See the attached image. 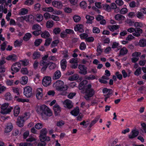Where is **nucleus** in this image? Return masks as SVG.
I'll list each match as a JSON object with an SVG mask.
<instances>
[{"mask_svg": "<svg viewBox=\"0 0 146 146\" xmlns=\"http://www.w3.org/2000/svg\"><path fill=\"white\" fill-rule=\"evenodd\" d=\"M53 87L57 90L60 91H63L61 93V94L65 95L67 94L66 90L68 88L66 85H64V82L62 81L58 80L53 84Z\"/></svg>", "mask_w": 146, "mask_h": 146, "instance_id": "f257e3e1", "label": "nucleus"}, {"mask_svg": "<svg viewBox=\"0 0 146 146\" xmlns=\"http://www.w3.org/2000/svg\"><path fill=\"white\" fill-rule=\"evenodd\" d=\"M85 94L84 98L86 100H89L94 94L95 91L90 84H88L85 86Z\"/></svg>", "mask_w": 146, "mask_h": 146, "instance_id": "f03ea898", "label": "nucleus"}, {"mask_svg": "<svg viewBox=\"0 0 146 146\" xmlns=\"http://www.w3.org/2000/svg\"><path fill=\"white\" fill-rule=\"evenodd\" d=\"M40 111H38L39 113H40L42 115H44L46 116H50L52 115L51 110L46 106L43 105L40 106Z\"/></svg>", "mask_w": 146, "mask_h": 146, "instance_id": "7ed1b4c3", "label": "nucleus"}, {"mask_svg": "<svg viewBox=\"0 0 146 146\" xmlns=\"http://www.w3.org/2000/svg\"><path fill=\"white\" fill-rule=\"evenodd\" d=\"M1 108V113L3 114H7L11 112L13 108L9 107L8 103H5L2 105Z\"/></svg>", "mask_w": 146, "mask_h": 146, "instance_id": "20e7f679", "label": "nucleus"}, {"mask_svg": "<svg viewBox=\"0 0 146 146\" xmlns=\"http://www.w3.org/2000/svg\"><path fill=\"white\" fill-rule=\"evenodd\" d=\"M24 94L27 98L31 97L32 95V88L29 86L25 87L24 89Z\"/></svg>", "mask_w": 146, "mask_h": 146, "instance_id": "39448f33", "label": "nucleus"}, {"mask_svg": "<svg viewBox=\"0 0 146 146\" xmlns=\"http://www.w3.org/2000/svg\"><path fill=\"white\" fill-rule=\"evenodd\" d=\"M21 65L19 62H16L13 64L11 66V70L12 72H17L19 71L21 68Z\"/></svg>", "mask_w": 146, "mask_h": 146, "instance_id": "423d86ee", "label": "nucleus"}, {"mask_svg": "<svg viewBox=\"0 0 146 146\" xmlns=\"http://www.w3.org/2000/svg\"><path fill=\"white\" fill-rule=\"evenodd\" d=\"M51 82V78L49 76H45L42 80V84L44 86H47L50 85Z\"/></svg>", "mask_w": 146, "mask_h": 146, "instance_id": "0eeeda50", "label": "nucleus"}, {"mask_svg": "<svg viewBox=\"0 0 146 146\" xmlns=\"http://www.w3.org/2000/svg\"><path fill=\"white\" fill-rule=\"evenodd\" d=\"M25 117L23 116H19L18 117L17 124L19 127H22L24 125V123L25 122Z\"/></svg>", "mask_w": 146, "mask_h": 146, "instance_id": "6e6552de", "label": "nucleus"}, {"mask_svg": "<svg viewBox=\"0 0 146 146\" xmlns=\"http://www.w3.org/2000/svg\"><path fill=\"white\" fill-rule=\"evenodd\" d=\"M78 68L80 70V71L79 72V73L80 74L84 75L87 74V68L84 65L82 64L79 65Z\"/></svg>", "mask_w": 146, "mask_h": 146, "instance_id": "1a4fd4ad", "label": "nucleus"}, {"mask_svg": "<svg viewBox=\"0 0 146 146\" xmlns=\"http://www.w3.org/2000/svg\"><path fill=\"white\" fill-rule=\"evenodd\" d=\"M139 133V132L138 130L135 129L132 130L128 135L129 138L131 139H133L137 137Z\"/></svg>", "mask_w": 146, "mask_h": 146, "instance_id": "9d476101", "label": "nucleus"}, {"mask_svg": "<svg viewBox=\"0 0 146 146\" xmlns=\"http://www.w3.org/2000/svg\"><path fill=\"white\" fill-rule=\"evenodd\" d=\"M63 104L65 107L69 109H70L73 107V104L71 101L68 99L65 100L63 102Z\"/></svg>", "mask_w": 146, "mask_h": 146, "instance_id": "9b49d317", "label": "nucleus"}, {"mask_svg": "<svg viewBox=\"0 0 146 146\" xmlns=\"http://www.w3.org/2000/svg\"><path fill=\"white\" fill-rule=\"evenodd\" d=\"M42 89L41 88H38L36 91V96L38 99H41L43 96Z\"/></svg>", "mask_w": 146, "mask_h": 146, "instance_id": "f8f14e48", "label": "nucleus"}, {"mask_svg": "<svg viewBox=\"0 0 146 146\" xmlns=\"http://www.w3.org/2000/svg\"><path fill=\"white\" fill-rule=\"evenodd\" d=\"M52 4L53 6L58 9L61 8L62 6V3L60 1H52Z\"/></svg>", "mask_w": 146, "mask_h": 146, "instance_id": "ddd939ff", "label": "nucleus"}, {"mask_svg": "<svg viewBox=\"0 0 146 146\" xmlns=\"http://www.w3.org/2000/svg\"><path fill=\"white\" fill-rule=\"evenodd\" d=\"M102 92L104 94V96H111L113 93V91L111 89H108L106 88H104Z\"/></svg>", "mask_w": 146, "mask_h": 146, "instance_id": "4468645a", "label": "nucleus"}, {"mask_svg": "<svg viewBox=\"0 0 146 146\" xmlns=\"http://www.w3.org/2000/svg\"><path fill=\"white\" fill-rule=\"evenodd\" d=\"M83 26L81 24H78L76 25L74 28V29L75 31H79L80 33H83L84 31L83 29Z\"/></svg>", "mask_w": 146, "mask_h": 146, "instance_id": "2eb2a0df", "label": "nucleus"}, {"mask_svg": "<svg viewBox=\"0 0 146 146\" xmlns=\"http://www.w3.org/2000/svg\"><path fill=\"white\" fill-rule=\"evenodd\" d=\"M143 33V30L141 28H135V32L133 33V36L136 37H139Z\"/></svg>", "mask_w": 146, "mask_h": 146, "instance_id": "dca6fc26", "label": "nucleus"}, {"mask_svg": "<svg viewBox=\"0 0 146 146\" xmlns=\"http://www.w3.org/2000/svg\"><path fill=\"white\" fill-rule=\"evenodd\" d=\"M61 76L60 72L58 70L56 71L53 75L52 78L53 80H56L59 78Z\"/></svg>", "mask_w": 146, "mask_h": 146, "instance_id": "f3484780", "label": "nucleus"}, {"mask_svg": "<svg viewBox=\"0 0 146 146\" xmlns=\"http://www.w3.org/2000/svg\"><path fill=\"white\" fill-rule=\"evenodd\" d=\"M60 64L62 69L64 70L66 68L67 66V62L65 59H62L60 61Z\"/></svg>", "mask_w": 146, "mask_h": 146, "instance_id": "a211bd4d", "label": "nucleus"}, {"mask_svg": "<svg viewBox=\"0 0 146 146\" xmlns=\"http://www.w3.org/2000/svg\"><path fill=\"white\" fill-rule=\"evenodd\" d=\"M53 109L54 110L55 115H57L61 111L60 108L57 104H56L53 107Z\"/></svg>", "mask_w": 146, "mask_h": 146, "instance_id": "6ab92c4d", "label": "nucleus"}, {"mask_svg": "<svg viewBox=\"0 0 146 146\" xmlns=\"http://www.w3.org/2000/svg\"><path fill=\"white\" fill-rule=\"evenodd\" d=\"M47 133V129L45 128H43L42 129L40 132V135L39 136L40 139H41L42 137H45Z\"/></svg>", "mask_w": 146, "mask_h": 146, "instance_id": "aec40b11", "label": "nucleus"}, {"mask_svg": "<svg viewBox=\"0 0 146 146\" xmlns=\"http://www.w3.org/2000/svg\"><path fill=\"white\" fill-rule=\"evenodd\" d=\"M17 57L15 54H13L9 55L6 58V59L8 60H12L13 61H16L17 59Z\"/></svg>", "mask_w": 146, "mask_h": 146, "instance_id": "412c9836", "label": "nucleus"}, {"mask_svg": "<svg viewBox=\"0 0 146 146\" xmlns=\"http://www.w3.org/2000/svg\"><path fill=\"white\" fill-rule=\"evenodd\" d=\"M79 112V109L78 107H77L71 111L70 112V113L72 115L76 116L78 115Z\"/></svg>", "mask_w": 146, "mask_h": 146, "instance_id": "4be33fe9", "label": "nucleus"}, {"mask_svg": "<svg viewBox=\"0 0 146 146\" xmlns=\"http://www.w3.org/2000/svg\"><path fill=\"white\" fill-rule=\"evenodd\" d=\"M110 30L112 32H113L115 30H116L119 28V26L117 25H109L108 27Z\"/></svg>", "mask_w": 146, "mask_h": 146, "instance_id": "5701e85b", "label": "nucleus"}, {"mask_svg": "<svg viewBox=\"0 0 146 146\" xmlns=\"http://www.w3.org/2000/svg\"><path fill=\"white\" fill-rule=\"evenodd\" d=\"M88 82L86 80H83L80 84L78 87L80 90H82L83 89L85 85L87 84Z\"/></svg>", "mask_w": 146, "mask_h": 146, "instance_id": "b1692460", "label": "nucleus"}, {"mask_svg": "<svg viewBox=\"0 0 146 146\" xmlns=\"http://www.w3.org/2000/svg\"><path fill=\"white\" fill-rule=\"evenodd\" d=\"M134 26L136 28H142L145 26V25L140 22H136L134 23Z\"/></svg>", "mask_w": 146, "mask_h": 146, "instance_id": "393cba45", "label": "nucleus"}, {"mask_svg": "<svg viewBox=\"0 0 146 146\" xmlns=\"http://www.w3.org/2000/svg\"><path fill=\"white\" fill-rule=\"evenodd\" d=\"M33 59H36L40 58L41 56L40 53L38 51H35L34 52L33 54Z\"/></svg>", "mask_w": 146, "mask_h": 146, "instance_id": "a878e982", "label": "nucleus"}, {"mask_svg": "<svg viewBox=\"0 0 146 146\" xmlns=\"http://www.w3.org/2000/svg\"><path fill=\"white\" fill-rule=\"evenodd\" d=\"M125 18L124 16L119 14H117L115 16V19L118 21L123 20Z\"/></svg>", "mask_w": 146, "mask_h": 146, "instance_id": "bb28decb", "label": "nucleus"}, {"mask_svg": "<svg viewBox=\"0 0 146 146\" xmlns=\"http://www.w3.org/2000/svg\"><path fill=\"white\" fill-rule=\"evenodd\" d=\"M20 111V108L18 106H15L14 110V115L15 116H17Z\"/></svg>", "mask_w": 146, "mask_h": 146, "instance_id": "cd10ccee", "label": "nucleus"}, {"mask_svg": "<svg viewBox=\"0 0 146 146\" xmlns=\"http://www.w3.org/2000/svg\"><path fill=\"white\" fill-rule=\"evenodd\" d=\"M43 19V15L41 14H37L36 15L35 20L38 22L41 21Z\"/></svg>", "mask_w": 146, "mask_h": 146, "instance_id": "c85d7f7f", "label": "nucleus"}, {"mask_svg": "<svg viewBox=\"0 0 146 146\" xmlns=\"http://www.w3.org/2000/svg\"><path fill=\"white\" fill-rule=\"evenodd\" d=\"M13 126L11 124H7L5 128V133H8L10 132L13 129Z\"/></svg>", "mask_w": 146, "mask_h": 146, "instance_id": "c756f323", "label": "nucleus"}, {"mask_svg": "<svg viewBox=\"0 0 146 146\" xmlns=\"http://www.w3.org/2000/svg\"><path fill=\"white\" fill-rule=\"evenodd\" d=\"M28 81V77L25 76L22 77L20 81V83L22 85H25L26 84Z\"/></svg>", "mask_w": 146, "mask_h": 146, "instance_id": "7c9ffc66", "label": "nucleus"}, {"mask_svg": "<svg viewBox=\"0 0 146 146\" xmlns=\"http://www.w3.org/2000/svg\"><path fill=\"white\" fill-rule=\"evenodd\" d=\"M86 19H87L86 22L88 23L92 24V21L94 19L93 16H90L89 15H87L86 17Z\"/></svg>", "mask_w": 146, "mask_h": 146, "instance_id": "2f4dec72", "label": "nucleus"}, {"mask_svg": "<svg viewBox=\"0 0 146 146\" xmlns=\"http://www.w3.org/2000/svg\"><path fill=\"white\" fill-rule=\"evenodd\" d=\"M100 118V116H97L94 118V119L91 122L89 127V128H91L93 125L96 123L99 119Z\"/></svg>", "mask_w": 146, "mask_h": 146, "instance_id": "473e14b6", "label": "nucleus"}, {"mask_svg": "<svg viewBox=\"0 0 146 146\" xmlns=\"http://www.w3.org/2000/svg\"><path fill=\"white\" fill-rule=\"evenodd\" d=\"M128 52V50L125 47H123L120 50L119 54L120 55H124L126 54Z\"/></svg>", "mask_w": 146, "mask_h": 146, "instance_id": "72a5a7b5", "label": "nucleus"}, {"mask_svg": "<svg viewBox=\"0 0 146 146\" xmlns=\"http://www.w3.org/2000/svg\"><path fill=\"white\" fill-rule=\"evenodd\" d=\"M48 65H49L48 68L50 70H52L55 69L56 66L55 64L52 62L48 63Z\"/></svg>", "mask_w": 146, "mask_h": 146, "instance_id": "f704fd0d", "label": "nucleus"}, {"mask_svg": "<svg viewBox=\"0 0 146 146\" xmlns=\"http://www.w3.org/2000/svg\"><path fill=\"white\" fill-rule=\"evenodd\" d=\"M32 35L30 33H26L23 37V40H24L27 41L29 40L31 37Z\"/></svg>", "mask_w": 146, "mask_h": 146, "instance_id": "c9c22d12", "label": "nucleus"}, {"mask_svg": "<svg viewBox=\"0 0 146 146\" xmlns=\"http://www.w3.org/2000/svg\"><path fill=\"white\" fill-rule=\"evenodd\" d=\"M139 45L141 47H144L146 46V39H143L140 40Z\"/></svg>", "mask_w": 146, "mask_h": 146, "instance_id": "e433bc0d", "label": "nucleus"}, {"mask_svg": "<svg viewBox=\"0 0 146 146\" xmlns=\"http://www.w3.org/2000/svg\"><path fill=\"white\" fill-rule=\"evenodd\" d=\"M53 22L52 21H48L46 23V26L47 28H50L53 27Z\"/></svg>", "mask_w": 146, "mask_h": 146, "instance_id": "4c0bfd02", "label": "nucleus"}, {"mask_svg": "<svg viewBox=\"0 0 146 146\" xmlns=\"http://www.w3.org/2000/svg\"><path fill=\"white\" fill-rule=\"evenodd\" d=\"M42 10L44 11H47L49 12H53L54 9L52 7H45L42 8Z\"/></svg>", "mask_w": 146, "mask_h": 146, "instance_id": "58836bf2", "label": "nucleus"}, {"mask_svg": "<svg viewBox=\"0 0 146 146\" xmlns=\"http://www.w3.org/2000/svg\"><path fill=\"white\" fill-rule=\"evenodd\" d=\"M50 35L48 32L45 31L41 34V36L42 37L46 38L48 37Z\"/></svg>", "mask_w": 146, "mask_h": 146, "instance_id": "ea45409f", "label": "nucleus"}, {"mask_svg": "<svg viewBox=\"0 0 146 146\" xmlns=\"http://www.w3.org/2000/svg\"><path fill=\"white\" fill-rule=\"evenodd\" d=\"M5 99L7 100H10L12 99V96L11 94L9 92L5 93Z\"/></svg>", "mask_w": 146, "mask_h": 146, "instance_id": "a19ab883", "label": "nucleus"}, {"mask_svg": "<svg viewBox=\"0 0 146 146\" xmlns=\"http://www.w3.org/2000/svg\"><path fill=\"white\" fill-rule=\"evenodd\" d=\"M41 27L38 24H35L33 25L32 27V30H36V31L41 30Z\"/></svg>", "mask_w": 146, "mask_h": 146, "instance_id": "79ce46f5", "label": "nucleus"}, {"mask_svg": "<svg viewBox=\"0 0 146 146\" xmlns=\"http://www.w3.org/2000/svg\"><path fill=\"white\" fill-rule=\"evenodd\" d=\"M20 62L21 63V64L23 66H27L29 63V60L27 59H25L23 60H20Z\"/></svg>", "mask_w": 146, "mask_h": 146, "instance_id": "37998d69", "label": "nucleus"}, {"mask_svg": "<svg viewBox=\"0 0 146 146\" xmlns=\"http://www.w3.org/2000/svg\"><path fill=\"white\" fill-rule=\"evenodd\" d=\"M34 20L33 16L32 15H30L27 16V22L30 23H32Z\"/></svg>", "mask_w": 146, "mask_h": 146, "instance_id": "c03bdc74", "label": "nucleus"}, {"mask_svg": "<svg viewBox=\"0 0 146 146\" xmlns=\"http://www.w3.org/2000/svg\"><path fill=\"white\" fill-rule=\"evenodd\" d=\"M28 13V10L25 8L21 9L19 13L20 15H24L27 14Z\"/></svg>", "mask_w": 146, "mask_h": 146, "instance_id": "a18cd8bd", "label": "nucleus"}, {"mask_svg": "<svg viewBox=\"0 0 146 146\" xmlns=\"http://www.w3.org/2000/svg\"><path fill=\"white\" fill-rule=\"evenodd\" d=\"M80 6L82 8L84 9L86 7L87 4L85 1H83L80 2Z\"/></svg>", "mask_w": 146, "mask_h": 146, "instance_id": "49530a36", "label": "nucleus"}, {"mask_svg": "<svg viewBox=\"0 0 146 146\" xmlns=\"http://www.w3.org/2000/svg\"><path fill=\"white\" fill-rule=\"evenodd\" d=\"M73 19L75 22L77 23L80 21L81 17L78 15H75L73 16Z\"/></svg>", "mask_w": 146, "mask_h": 146, "instance_id": "de8ad7c7", "label": "nucleus"}, {"mask_svg": "<svg viewBox=\"0 0 146 146\" xmlns=\"http://www.w3.org/2000/svg\"><path fill=\"white\" fill-rule=\"evenodd\" d=\"M141 73V68L140 67H139L137 69L135 72L134 74L135 75L138 76Z\"/></svg>", "mask_w": 146, "mask_h": 146, "instance_id": "09e8293b", "label": "nucleus"}, {"mask_svg": "<svg viewBox=\"0 0 146 146\" xmlns=\"http://www.w3.org/2000/svg\"><path fill=\"white\" fill-rule=\"evenodd\" d=\"M85 79L88 80H93L95 79L96 77L94 75H90L89 76H85Z\"/></svg>", "mask_w": 146, "mask_h": 146, "instance_id": "8fccbe9b", "label": "nucleus"}, {"mask_svg": "<svg viewBox=\"0 0 146 146\" xmlns=\"http://www.w3.org/2000/svg\"><path fill=\"white\" fill-rule=\"evenodd\" d=\"M79 78V76L77 74H74L72 76L69 80L71 81H73L74 80H77Z\"/></svg>", "mask_w": 146, "mask_h": 146, "instance_id": "3c124183", "label": "nucleus"}, {"mask_svg": "<svg viewBox=\"0 0 146 146\" xmlns=\"http://www.w3.org/2000/svg\"><path fill=\"white\" fill-rule=\"evenodd\" d=\"M96 51L98 52V53L97 54V56L100 55L103 51L102 49L101 48V46L100 45H99L98 46Z\"/></svg>", "mask_w": 146, "mask_h": 146, "instance_id": "603ef678", "label": "nucleus"}, {"mask_svg": "<svg viewBox=\"0 0 146 146\" xmlns=\"http://www.w3.org/2000/svg\"><path fill=\"white\" fill-rule=\"evenodd\" d=\"M21 72L23 74H27L28 72L27 69L26 68H22L21 70Z\"/></svg>", "mask_w": 146, "mask_h": 146, "instance_id": "864d4df0", "label": "nucleus"}, {"mask_svg": "<svg viewBox=\"0 0 146 146\" xmlns=\"http://www.w3.org/2000/svg\"><path fill=\"white\" fill-rule=\"evenodd\" d=\"M61 31V30L59 28H54L53 30V33L55 35H57L59 34Z\"/></svg>", "mask_w": 146, "mask_h": 146, "instance_id": "5fc2aeb1", "label": "nucleus"}, {"mask_svg": "<svg viewBox=\"0 0 146 146\" xmlns=\"http://www.w3.org/2000/svg\"><path fill=\"white\" fill-rule=\"evenodd\" d=\"M12 90L13 92L14 93H15L17 95H19V88H18L13 87L12 88Z\"/></svg>", "mask_w": 146, "mask_h": 146, "instance_id": "6e6d98bb", "label": "nucleus"}, {"mask_svg": "<svg viewBox=\"0 0 146 146\" xmlns=\"http://www.w3.org/2000/svg\"><path fill=\"white\" fill-rule=\"evenodd\" d=\"M52 41V39L50 38H48L45 40V42L44 45L46 46H48L50 43Z\"/></svg>", "mask_w": 146, "mask_h": 146, "instance_id": "4d7b16f0", "label": "nucleus"}, {"mask_svg": "<svg viewBox=\"0 0 146 146\" xmlns=\"http://www.w3.org/2000/svg\"><path fill=\"white\" fill-rule=\"evenodd\" d=\"M42 40L41 39L36 40L35 42V45L36 46H38L42 42Z\"/></svg>", "mask_w": 146, "mask_h": 146, "instance_id": "13d9d810", "label": "nucleus"}, {"mask_svg": "<svg viewBox=\"0 0 146 146\" xmlns=\"http://www.w3.org/2000/svg\"><path fill=\"white\" fill-rule=\"evenodd\" d=\"M40 140L41 141L44 142L45 141H48L50 140V138L48 136H46V135L45 137H42Z\"/></svg>", "mask_w": 146, "mask_h": 146, "instance_id": "bf43d9fd", "label": "nucleus"}, {"mask_svg": "<svg viewBox=\"0 0 146 146\" xmlns=\"http://www.w3.org/2000/svg\"><path fill=\"white\" fill-rule=\"evenodd\" d=\"M136 16L139 19H141L143 18L144 15L141 12H138L137 13Z\"/></svg>", "mask_w": 146, "mask_h": 146, "instance_id": "052dcab7", "label": "nucleus"}, {"mask_svg": "<svg viewBox=\"0 0 146 146\" xmlns=\"http://www.w3.org/2000/svg\"><path fill=\"white\" fill-rule=\"evenodd\" d=\"M36 138L31 136H29V137L26 139V141H27L32 142L36 141Z\"/></svg>", "mask_w": 146, "mask_h": 146, "instance_id": "680f3d73", "label": "nucleus"}, {"mask_svg": "<svg viewBox=\"0 0 146 146\" xmlns=\"http://www.w3.org/2000/svg\"><path fill=\"white\" fill-rule=\"evenodd\" d=\"M19 146H32V144L31 143H20Z\"/></svg>", "mask_w": 146, "mask_h": 146, "instance_id": "e2e57ef3", "label": "nucleus"}, {"mask_svg": "<svg viewBox=\"0 0 146 146\" xmlns=\"http://www.w3.org/2000/svg\"><path fill=\"white\" fill-rule=\"evenodd\" d=\"M141 53L140 52H135L132 54V56L134 57H138L140 56Z\"/></svg>", "mask_w": 146, "mask_h": 146, "instance_id": "0e129e2a", "label": "nucleus"}, {"mask_svg": "<svg viewBox=\"0 0 146 146\" xmlns=\"http://www.w3.org/2000/svg\"><path fill=\"white\" fill-rule=\"evenodd\" d=\"M44 18L46 20L51 18V15L48 13H46L44 15Z\"/></svg>", "mask_w": 146, "mask_h": 146, "instance_id": "69168bd1", "label": "nucleus"}, {"mask_svg": "<svg viewBox=\"0 0 146 146\" xmlns=\"http://www.w3.org/2000/svg\"><path fill=\"white\" fill-rule=\"evenodd\" d=\"M34 1L33 0H27L25 1V4L29 5H32Z\"/></svg>", "mask_w": 146, "mask_h": 146, "instance_id": "338daca9", "label": "nucleus"}, {"mask_svg": "<svg viewBox=\"0 0 146 146\" xmlns=\"http://www.w3.org/2000/svg\"><path fill=\"white\" fill-rule=\"evenodd\" d=\"M64 123H65L62 120L59 121L57 122L56 125L58 127H60L64 125Z\"/></svg>", "mask_w": 146, "mask_h": 146, "instance_id": "774afa93", "label": "nucleus"}]
</instances>
